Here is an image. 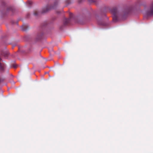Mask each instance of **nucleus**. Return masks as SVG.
I'll list each match as a JSON object with an SVG mask.
<instances>
[{
  "instance_id": "obj_1",
  "label": "nucleus",
  "mask_w": 153,
  "mask_h": 153,
  "mask_svg": "<svg viewBox=\"0 0 153 153\" xmlns=\"http://www.w3.org/2000/svg\"><path fill=\"white\" fill-rule=\"evenodd\" d=\"M111 11L114 15L113 20L114 22L117 21V16L120 14L126 15L128 13V12L124 13V12H122V13H120L118 10L117 8L116 7L113 8L111 9Z\"/></svg>"
},
{
  "instance_id": "obj_2",
  "label": "nucleus",
  "mask_w": 153,
  "mask_h": 153,
  "mask_svg": "<svg viewBox=\"0 0 153 153\" xmlns=\"http://www.w3.org/2000/svg\"><path fill=\"white\" fill-rule=\"evenodd\" d=\"M147 14L148 15H153V2L151 4L150 7L148 9Z\"/></svg>"
},
{
  "instance_id": "obj_3",
  "label": "nucleus",
  "mask_w": 153,
  "mask_h": 153,
  "mask_svg": "<svg viewBox=\"0 0 153 153\" xmlns=\"http://www.w3.org/2000/svg\"><path fill=\"white\" fill-rule=\"evenodd\" d=\"M73 16V14L71 13H70V18L69 19L65 18L63 20L64 24L65 25H67Z\"/></svg>"
},
{
  "instance_id": "obj_4",
  "label": "nucleus",
  "mask_w": 153,
  "mask_h": 153,
  "mask_svg": "<svg viewBox=\"0 0 153 153\" xmlns=\"http://www.w3.org/2000/svg\"><path fill=\"white\" fill-rule=\"evenodd\" d=\"M50 9L48 7H46L44 8L42 10V13H44L48 12Z\"/></svg>"
},
{
  "instance_id": "obj_5",
  "label": "nucleus",
  "mask_w": 153,
  "mask_h": 153,
  "mask_svg": "<svg viewBox=\"0 0 153 153\" xmlns=\"http://www.w3.org/2000/svg\"><path fill=\"white\" fill-rule=\"evenodd\" d=\"M1 59L0 58V69H1L2 70L3 69V67L2 66L1 62Z\"/></svg>"
},
{
  "instance_id": "obj_6",
  "label": "nucleus",
  "mask_w": 153,
  "mask_h": 153,
  "mask_svg": "<svg viewBox=\"0 0 153 153\" xmlns=\"http://www.w3.org/2000/svg\"><path fill=\"white\" fill-rule=\"evenodd\" d=\"M7 10H12V8L11 7H8L7 8Z\"/></svg>"
},
{
  "instance_id": "obj_7",
  "label": "nucleus",
  "mask_w": 153,
  "mask_h": 153,
  "mask_svg": "<svg viewBox=\"0 0 153 153\" xmlns=\"http://www.w3.org/2000/svg\"><path fill=\"white\" fill-rule=\"evenodd\" d=\"M32 1H29L28 2V4H30V5H31L32 4Z\"/></svg>"
},
{
  "instance_id": "obj_8",
  "label": "nucleus",
  "mask_w": 153,
  "mask_h": 153,
  "mask_svg": "<svg viewBox=\"0 0 153 153\" xmlns=\"http://www.w3.org/2000/svg\"><path fill=\"white\" fill-rule=\"evenodd\" d=\"M8 53L7 52L5 53L4 54V56H7L8 55Z\"/></svg>"
},
{
  "instance_id": "obj_9",
  "label": "nucleus",
  "mask_w": 153,
  "mask_h": 153,
  "mask_svg": "<svg viewBox=\"0 0 153 153\" xmlns=\"http://www.w3.org/2000/svg\"><path fill=\"white\" fill-rule=\"evenodd\" d=\"M34 14L36 16V15H38V14L37 13H34Z\"/></svg>"
},
{
  "instance_id": "obj_10",
  "label": "nucleus",
  "mask_w": 153,
  "mask_h": 153,
  "mask_svg": "<svg viewBox=\"0 0 153 153\" xmlns=\"http://www.w3.org/2000/svg\"><path fill=\"white\" fill-rule=\"evenodd\" d=\"M91 3H92L93 2H94V0H91Z\"/></svg>"
},
{
  "instance_id": "obj_11",
  "label": "nucleus",
  "mask_w": 153,
  "mask_h": 153,
  "mask_svg": "<svg viewBox=\"0 0 153 153\" xmlns=\"http://www.w3.org/2000/svg\"><path fill=\"white\" fill-rule=\"evenodd\" d=\"M22 30H25V29H23V28H22Z\"/></svg>"
},
{
  "instance_id": "obj_12",
  "label": "nucleus",
  "mask_w": 153,
  "mask_h": 153,
  "mask_svg": "<svg viewBox=\"0 0 153 153\" xmlns=\"http://www.w3.org/2000/svg\"><path fill=\"white\" fill-rule=\"evenodd\" d=\"M50 8V9H52V8H51H51ZM52 9H53V8H52Z\"/></svg>"
}]
</instances>
